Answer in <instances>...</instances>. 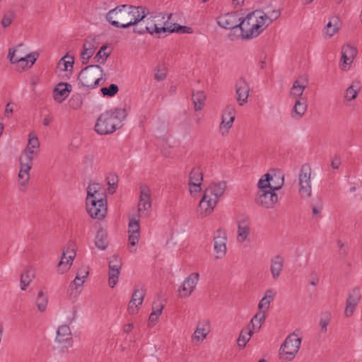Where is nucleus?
<instances>
[{
	"label": "nucleus",
	"mask_w": 362,
	"mask_h": 362,
	"mask_svg": "<svg viewBox=\"0 0 362 362\" xmlns=\"http://www.w3.org/2000/svg\"><path fill=\"white\" fill-rule=\"evenodd\" d=\"M63 256H66L70 260H74L76 257L75 245L73 243H69L62 252Z\"/></svg>",
	"instance_id": "50"
},
{
	"label": "nucleus",
	"mask_w": 362,
	"mask_h": 362,
	"mask_svg": "<svg viewBox=\"0 0 362 362\" xmlns=\"http://www.w3.org/2000/svg\"><path fill=\"white\" fill-rule=\"evenodd\" d=\"M267 14L256 10L242 19L241 36L243 39H252L260 35L267 27Z\"/></svg>",
	"instance_id": "5"
},
{
	"label": "nucleus",
	"mask_w": 362,
	"mask_h": 362,
	"mask_svg": "<svg viewBox=\"0 0 362 362\" xmlns=\"http://www.w3.org/2000/svg\"><path fill=\"white\" fill-rule=\"evenodd\" d=\"M127 116L125 108L114 107L105 112L97 119L95 131L100 134H112L122 126V122Z\"/></svg>",
	"instance_id": "4"
},
{
	"label": "nucleus",
	"mask_w": 362,
	"mask_h": 362,
	"mask_svg": "<svg viewBox=\"0 0 362 362\" xmlns=\"http://www.w3.org/2000/svg\"><path fill=\"white\" fill-rule=\"evenodd\" d=\"M210 332V322L209 320L199 322L192 335V339L197 341H203Z\"/></svg>",
	"instance_id": "25"
},
{
	"label": "nucleus",
	"mask_w": 362,
	"mask_h": 362,
	"mask_svg": "<svg viewBox=\"0 0 362 362\" xmlns=\"http://www.w3.org/2000/svg\"><path fill=\"white\" fill-rule=\"evenodd\" d=\"M266 317L267 315L265 313L258 311L247 325L254 330L259 331L265 321Z\"/></svg>",
	"instance_id": "39"
},
{
	"label": "nucleus",
	"mask_w": 362,
	"mask_h": 362,
	"mask_svg": "<svg viewBox=\"0 0 362 362\" xmlns=\"http://www.w3.org/2000/svg\"><path fill=\"white\" fill-rule=\"evenodd\" d=\"M107 203L106 188L100 183H92V206L94 202Z\"/></svg>",
	"instance_id": "22"
},
{
	"label": "nucleus",
	"mask_w": 362,
	"mask_h": 362,
	"mask_svg": "<svg viewBox=\"0 0 362 362\" xmlns=\"http://www.w3.org/2000/svg\"><path fill=\"white\" fill-rule=\"evenodd\" d=\"M71 339L69 327L66 325L59 326L57 332L56 342L67 347L71 345Z\"/></svg>",
	"instance_id": "20"
},
{
	"label": "nucleus",
	"mask_w": 362,
	"mask_h": 362,
	"mask_svg": "<svg viewBox=\"0 0 362 362\" xmlns=\"http://www.w3.org/2000/svg\"><path fill=\"white\" fill-rule=\"evenodd\" d=\"M226 187V182L219 181L212 182L204 189L197 209L199 217H205L214 211L219 199L223 195Z\"/></svg>",
	"instance_id": "3"
},
{
	"label": "nucleus",
	"mask_w": 362,
	"mask_h": 362,
	"mask_svg": "<svg viewBox=\"0 0 362 362\" xmlns=\"http://www.w3.org/2000/svg\"><path fill=\"white\" fill-rule=\"evenodd\" d=\"M361 90V83L359 80L355 79L351 81L350 86L345 90L344 98L347 102L354 100Z\"/></svg>",
	"instance_id": "26"
},
{
	"label": "nucleus",
	"mask_w": 362,
	"mask_h": 362,
	"mask_svg": "<svg viewBox=\"0 0 362 362\" xmlns=\"http://www.w3.org/2000/svg\"><path fill=\"white\" fill-rule=\"evenodd\" d=\"M199 276L198 273H192L183 281L179 288L182 297L186 298L191 295L198 283Z\"/></svg>",
	"instance_id": "18"
},
{
	"label": "nucleus",
	"mask_w": 362,
	"mask_h": 362,
	"mask_svg": "<svg viewBox=\"0 0 362 362\" xmlns=\"http://www.w3.org/2000/svg\"><path fill=\"white\" fill-rule=\"evenodd\" d=\"M71 86L67 83H59L53 90V98L57 103H62L69 95Z\"/></svg>",
	"instance_id": "24"
},
{
	"label": "nucleus",
	"mask_w": 362,
	"mask_h": 362,
	"mask_svg": "<svg viewBox=\"0 0 362 362\" xmlns=\"http://www.w3.org/2000/svg\"><path fill=\"white\" fill-rule=\"evenodd\" d=\"M144 296V290L136 289L134 291L128 306V311L129 314L135 315L137 313L139 306L142 305Z\"/></svg>",
	"instance_id": "23"
},
{
	"label": "nucleus",
	"mask_w": 362,
	"mask_h": 362,
	"mask_svg": "<svg viewBox=\"0 0 362 362\" xmlns=\"http://www.w3.org/2000/svg\"><path fill=\"white\" fill-rule=\"evenodd\" d=\"M285 263L284 258L280 255H277L272 257L270 260V272L272 275V278L274 280H277L281 275V273L284 269Z\"/></svg>",
	"instance_id": "19"
},
{
	"label": "nucleus",
	"mask_w": 362,
	"mask_h": 362,
	"mask_svg": "<svg viewBox=\"0 0 362 362\" xmlns=\"http://www.w3.org/2000/svg\"><path fill=\"white\" fill-rule=\"evenodd\" d=\"M341 165V159L338 156H334L331 161V166L333 169H338Z\"/></svg>",
	"instance_id": "63"
},
{
	"label": "nucleus",
	"mask_w": 362,
	"mask_h": 362,
	"mask_svg": "<svg viewBox=\"0 0 362 362\" xmlns=\"http://www.w3.org/2000/svg\"><path fill=\"white\" fill-rule=\"evenodd\" d=\"M205 100L206 95L203 91H197L193 93L192 101L195 111H199L204 107Z\"/></svg>",
	"instance_id": "41"
},
{
	"label": "nucleus",
	"mask_w": 362,
	"mask_h": 362,
	"mask_svg": "<svg viewBox=\"0 0 362 362\" xmlns=\"http://www.w3.org/2000/svg\"><path fill=\"white\" fill-rule=\"evenodd\" d=\"M276 292L273 289H268L265 291L264 296L261 298L258 303L259 311L267 313L269 309L271 303L274 300Z\"/></svg>",
	"instance_id": "29"
},
{
	"label": "nucleus",
	"mask_w": 362,
	"mask_h": 362,
	"mask_svg": "<svg viewBox=\"0 0 362 362\" xmlns=\"http://www.w3.org/2000/svg\"><path fill=\"white\" fill-rule=\"evenodd\" d=\"M279 10H274L269 14L267 15V22H268V26L272 23L274 20L277 19L280 16Z\"/></svg>",
	"instance_id": "57"
},
{
	"label": "nucleus",
	"mask_w": 362,
	"mask_h": 362,
	"mask_svg": "<svg viewBox=\"0 0 362 362\" xmlns=\"http://www.w3.org/2000/svg\"><path fill=\"white\" fill-rule=\"evenodd\" d=\"M69 104H70V107H71L74 109H76L80 107L81 102L78 98H76V99L71 98L69 100Z\"/></svg>",
	"instance_id": "64"
},
{
	"label": "nucleus",
	"mask_w": 362,
	"mask_h": 362,
	"mask_svg": "<svg viewBox=\"0 0 362 362\" xmlns=\"http://www.w3.org/2000/svg\"><path fill=\"white\" fill-rule=\"evenodd\" d=\"M20 171L18 173V185L21 191L24 192L28 186L30 180V170L31 166L24 164H20Z\"/></svg>",
	"instance_id": "30"
},
{
	"label": "nucleus",
	"mask_w": 362,
	"mask_h": 362,
	"mask_svg": "<svg viewBox=\"0 0 362 362\" xmlns=\"http://www.w3.org/2000/svg\"><path fill=\"white\" fill-rule=\"evenodd\" d=\"M202 184H198V183L197 184L192 183V185H188L189 193L192 197H197L199 196L201 192L202 191Z\"/></svg>",
	"instance_id": "53"
},
{
	"label": "nucleus",
	"mask_w": 362,
	"mask_h": 362,
	"mask_svg": "<svg viewBox=\"0 0 362 362\" xmlns=\"http://www.w3.org/2000/svg\"><path fill=\"white\" fill-rule=\"evenodd\" d=\"M74 260H70L66 256L62 254L61 259L57 264V272L63 274L66 273L71 268Z\"/></svg>",
	"instance_id": "44"
},
{
	"label": "nucleus",
	"mask_w": 362,
	"mask_h": 362,
	"mask_svg": "<svg viewBox=\"0 0 362 362\" xmlns=\"http://www.w3.org/2000/svg\"><path fill=\"white\" fill-rule=\"evenodd\" d=\"M129 233H134L140 232L139 221L134 218L129 221Z\"/></svg>",
	"instance_id": "55"
},
{
	"label": "nucleus",
	"mask_w": 362,
	"mask_h": 362,
	"mask_svg": "<svg viewBox=\"0 0 362 362\" xmlns=\"http://www.w3.org/2000/svg\"><path fill=\"white\" fill-rule=\"evenodd\" d=\"M90 67V66H86L81 71L78 76V84L86 88H88L90 86V74L89 73Z\"/></svg>",
	"instance_id": "40"
},
{
	"label": "nucleus",
	"mask_w": 362,
	"mask_h": 362,
	"mask_svg": "<svg viewBox=\"0 0 362 362\" xmlns=\"http://www.w3.org/2000/svg\"><path fill=\"white\" fill-rule=\"evenodd\" d=\"M299 194L303 199H308L312 195L311 168L304 165L301 167L298 175Z\"/></svg>",
	"instance_id": "8"
},
{
	"label": "nucleus",
	"mask_w": 362,
	"mask_h": 362,
	"mask_svg": "<svg viewBox=\"0 0 362 362\" xmlns=\"http://www.w3.org/2000/svg\"><path fill=\"white\" fill-rule=\"evenodd\" d=\"M360 299L361 295L358 290L354 289L349 293L346 300V305L344 310V315L346 317H351L354 314Z\"/></svg>",
	"instance_id": "21"
},
{
	"label": "nucleus",
	"mask_w": 362,
	"mask_h": 362,
	"mask_svg": "<svg viewBox=\"0 0 362 362\" xmlns=\"http://www.w3.org/2000/svg\"><path fill=\"white\" fill-rule=\"evenodd\" d=\"M235 116V107L233 105H227L221 116V122L219 125V133L221 136H225L228 134L230 129L232 128Z\"/></svg>",
	"instance_id": "12"
},
{
	"label": "nucleus",
	"mask_w": 362,
	"mask_h": 362,
	"mask_svg": "<svg viewBox=\"0 0 362 362\" xmlns=\"http://www.w3.org/2000/svg\"><path fill=\"white\" fill-rule=\"evenodd\" d=\"M34 148L35 150H40V143L38 139L36 136L30 137L28 139V144L25 148Z\"/></svg>",
	"instance_id": "56"
},
{
	"label": "nucleus",
	"mask_w": 362,
	"mask_h": 362,
	"mask_svg": "<svg viewBox=\"0 0 362 362\" xmlns=\"http://www.w3.org/2000/svg\"><path fill=\"white\" fill-rule=\"evenodd\" d=\"M251 90L249 83L243 77L239 78L235 83V99L239 105L247 103Z\"/></svg>",
	"instance_id": "13"
},
{
	"label": "nucleus",
	"mask_w": 362,
	"mask_h": 362,
	"mask_svg": "<svg viewBox=\"0 0 362 362\" xmlns=\"http://www.w3.org/2000/svg\"><path fill=\"white\" fill-rule=\"evenodd\" d=\"M15 53V49H9L8 59L12 64L21 63L22 64H25V66H28V64L30 63V66H32L36 61V58L31 54H28L25 57H16Z\"/></svg>",
	"instance_id": "32"
},
{
	"label": "nucleus",
	"mask_w": 362,
	"mask_h": 362,
	"mask_svg": "<svg viewBox=\"0 0 362 362\" xmlns=\"http://www.w3.org/2000/svg\"><path fill=\"white\" fill-rule=\"evenodd\" d=\"M176 33H190L192 32V28L187 26H182L177 24L176 27Z\"/></svg>",
	"instance_id": "61"
},
{
	"label": "nucleus",
	"mask_w": 362,
	"mask_h": 362,
	"mask_svg": "<svg viewBox=\"0 0 362 362\" xmlns=\"http://www.w3.org/2000/svg\"><path fill=\"white\" fill-rule=\"evenodd\" d=\"M331 319L330 313H325L321 315L320 320V326L321 332H326L327 330V325H329Z\"/></svg>",
	"instance_id": "51"
},
{
	"label": "nucleus",
	"mask_w": 362,
	"mask_h": 362,
	"mask_svg": "<svg viewBox=\"0 0 362 362\" xmlns=\"http://www.w3.org/2000/svg\"><path fill=\"white\" fill-rule=\"evenodd\" d=\"M74 57L66 54L62 57L57 63V69L59 71H70L71 72L74 67Z\"/></svg>",
	"instance_id": "36"
},
{
	"label": "nucleus",
	"mask_w": 362,
	"mask_h": 362,
	"mask_svg": "<svg viewBox=\"0 0 362 362\" xmlns=\"http://www.w3.org/2000/svg\"><path fill=\"white\" fill-rule=\"evenodd\" d=\"M274 177L270 173L264 175L258 181V192L255 197V203L265 209H273L278 202V196L275 191L281 188L284 178L281 177L279 185H273Z\"/></svg>",
	"instance_id": "2"
},
{
	"label": "nucleus",
	"mask_w": 362,
	"mask_h": 362,
	"mask_svg": "<svg viewBox=\"0 0 362 362\" xmlns=\"http://www.w3.org/2000/svg\"><path fill=\"white\" fill-rule=\"evenodd\" d=\"M357 53L358 51L356 48L349 44L344 45L341 47V57L339 67L342 71H347L351 69Z\"/></svg>",
	"instance_id": "14"
},
{
	"label": "nucleus",
	"mask_w": 362,
	"mask_h": 362,
	"mask_svg": "<svg viewBox=\"0 0 362 362\" xmlns=\"http://www.w3.org/2000/svg\"><path fill=\"white\" fill-rule=\"evenodd\" d=\"M146 16L144 8L122 4L109 11L105 16L106 20L117 28H127L136 25Z\"/></svg>",
	"instance_id": "1"
},
{
	"label": "nucleus",
	"mask_w": 362,
	"mask_h": 362,
	"mask_svg": "<svg viewBox=\"0 0 362 362\" xmlns=\"http://www.w3.org/2000/svg\"><path fill=\"white\" fill-rule=\"evenodd\" d=\"M214 250L216 259H222L227 252V237L223 230L218 229L214 237Z\"/></svg>",
	"instance_id": "16"
},
{
	"label": "nucleus",
	"mask_w": 362,
	"mask_h": 362,
	"mask_svg": "<svg viewBox=\"0 0 362 362\" xmlns=\"http://www.w3.org/2000/svg\"><path fill=\"white\" fill-rule=\"evenodd\" d=\"M15 17V13L13 11H7L3 16L1 24L4 28L8 27Z\"/></svg>",
	"instance_id": "52"
},
{
	"label": "nucleus",
	"mask_w": 362,
	"mask_h": 362,
	"mask_svg": "<svg viewBox=\"0 0 362 362\" xmlns=\"http://www.w3.org/2000/svg\"><path fill=\"white\" fill-rule=\"evenodd\" d=\"M236 241L241 244L250 241L252 230V223L250 218L247 216L239 217L236 221Z\"/></svg>",
	"instance_id": "10"
},
{
	"label": "nucleus",
	"mask_w": 362,
	"mask_h": 362,
	"mask_svg": "<svg viewBox=\"0 0 362 362\" xmlns=\"http://www.w3.org/2000/svg\"><path fill=\"white\" fill-rule=\"evenodd\" d=\"M155 79L161 81H163L166 77V72L164 69H156L155 75H154Z\"/></svg>",
	"instance_id": "60"
},
{
	"label": "nucleus",
	"mask_w": 362,
	"mask_h": 362,
	"mask_svg": "<svg viewBox=\"0 0 362 362\" xmlns=\"http://www.w3.org/2000/svg\"><path fill=\"white\" fill-rule=\"evenodd\" d=\"M255 330L252 329L250 326L247 325L245 328H243L238 337V345L240 348H244L247 343L250 341L252 336L255 333Z\"/></svg>",
	"instance_id": "35"
},
{
	"label": "nucleus",
	"mask_w": 362,
	"mask_h": 362,
	"mask_svg": "<svg viewBox=\"0 0 362 362\" xmlns=\"http://www.w3.org/2000/svg\"><path fill=\"white\" fill-rule=\"evenodd\" d=\"M173 30V29H170L168 27H161V25H158L152 21L148 23L141 30H138L137 28H134V33L141 35L147 32L151 35H156L158 37H160L162 33H172Z\"/></svg>",
	"instance_id": "17"
},
{
	"label": "nucleus",
	"mask_w": 362,
	"mask_h": 362,
	"mask_svg": "<svg viewBox=\"0 0 362 362\" xmlns=\"http://www.w3.org/2000/svg\"><path fill=\"white\" fill-rule=\"evenodd\" d=\"M35 303L37 310L40 313L45 312L47 309L48 303L47 296L42 291H40L37 293Z\"/></svg>",
	"instance_id": "42"
},
{
	"label": "nucleus",
	"mask_w": 362,
	"mask_h": 362,
	"mask_svg": "<svg viewBox=\"0 0 362 362\" xmlns=\"http://www.w3.org/2000/svg\"><path fill=\"white\" fill-rule=\"evenodd\" d=\"M163 309V305L160 303H154L152 306V312L148 317V325H155L162 313Z\"/></svg>",
	"instance_id": "38"
},
{
	"label": "nucleus",
	"mask_w": 362,
	"mask_h": 362,
	"mask_svg": "<svg viewBox=\"0 0 362 362\" xmlns=\"http://www.w3.org/2000/svg\"><path fill=\"white\" fill-rule=\"evenodd\" d=\"M119 91V88L117 84L112 83L108 87H103L100 89L103 96L112 98L115 96Z\"/></svg>",
	"instance_id": "47"
},
{
	"label": "nucleus",
	"mask_w": 362,
	"mask_h": 362,
	"mask_svg": "<svg viewBox=\"0 0 362 362\" xmlns=\"http://www.w3.org/2000/svg\"><path fill=\"white\" fill-rule=\"evenodd\" d=\"M33 278L34 273L30 269H26L21 276V289L25 291Z\"/></svg>",
	"instance_id": "45"
},
{
	"label": "nucleus",
	"mask_w": 362,
	"mask_h": 362,
	"mask_svg": "<svg viewBox=\"0 0 362 362\" xmlns=\"http://www.w3.org/2000/svg\"><path fill=\"white\" fill-rule=\"evenodd\" d=\"M90 59V43L86 42L83 44V49L81 53V60L83 64L88 63Z\"/></svg>",
	"instance_id": "49"
},
{
	"label": "nucleus",
	"mask_w": 362,
	"mask_h": 362,
	"mask_svg": "<svg viewBox=\"0 0 362 362\" xmlns=\"http://www.w3.org/2000/svg\"><path fill=\"white\" fill-rule=\"evenodd\" d=\"M89 274L88 269H81L74 279L70 283L68 288V296L70 298L77 297L83 291V284Z\"/></svg>",
	"instance_id": "11"
},
{
	"label": "nucleus",
	"mask_w": 362,
	"mask_h": 362,
	"mask_svg": "<svg viewBox=\"0 0 362 362\" xmlns=\"http://www.w3.org/2000/svg\"><path fill=\"white\" fill-rule=\"evenodd\" d=\"M107 214V203L94 202L92 206V218L103 220Z\"/></svg>",
	"instance_id": "34"
},
{
	"label": "nucleus",
	"mask_w": 362,
	"mask_h": 362,
	"mask_svg": "<svg viewBox=\"0 0 362 362\" xmlns=\"http://www.w3.org/2000/svg\"><path fill=\"white\" fill-rule=\"evenodd\" d=\"M203 174L199 167H194L192 169L189 175L188 185L202 184Z\"/></svg>",
	"instance_id": "43"
},
{
	"label": "nucleus",
	"mask_w": 362,
	"mask_h": 362,
	"mask_svg": "<svg viewBox=\"0 0 362 362\" xmlns=\"http://www.w3.org/2000/svg\"><path fill=\"white\" fill-rule=\"evenodd\" d=\"M39 151L40 150L30 151V148H25L20 156V164H24L32 167L33 160L37 156Z\"/></svg>",
	"instance_id": "37"
},
{
	"label": "nucleus",
	"mask_w": 362,
	"mask_h": 362,
	"mask_svg": "<svg viewBox=\"0 0 362 362\" xmlns=\"http://www.w3.org/2000/svg\"><path fill=\"white\" fill-rule=\"evenodd\" d=\"M107 47L106 46H103L100 47V50L98 52L96 55L94 57V59L96 62L99 64H104L110 55V52H107Z\"/></svg>",
	"instance_id": "48"
},
{
	"label": "nucleus",
	"mask_w": 362,
	"mask_h": 362,
	"mask_svg": "<svg viewBox=\"0 0 362 362\" xmlns=\"http://www.w3.org/2000/svg\"><path fill=\"white\" fill-rule=\"evenodd\" d=\"M167 21L164 22L163 25H161V27H168L170 29H173L172 33L175 32V27L177 25V23H173L172 22H170L172 14L167 15Z\"/></svg>",
	"instance_id": "59"
},
{
	"label": "nucleus",
	"mask_w": 362,
	"mask_h": 362,
	"mask_svg": "<svg viewBox=\"0 0 362 362\" xmlns=\"http://www.w3.org/2000/svg\"><path fill=\"white\" fill-rule=\"evenodd\" d=\"M106 181L108 185V192L110 194H113L117 189V182H118V177L115 173H110L106 177Z\"/></svg>",
	"instance_id": "46"
},
{
	"label": "nucleus",
	"mask_w": 362,
	"mask_h": 362,
	"mask_svg": "<svg viewBox=\"0 0 362 362\" xmlns=\"http://www.w3.org/2000/svg\"><path fill=\"white\" fill-rule=\"evenodd\" d=\"M307 110V103L305 98L296 100L293 109L291 110V117L294 119H300Z\"/></svg>",
	"instance_id": "31"
},
{
	"label": "nucleus",
	"mask_w": 362,
	"mask_h": 362,
	"mask_svg": "<svg viewBox=\"0 0 362 362\" xmlns=\"http://www.w3.org/2000/svg\"><path fill=\"white\" fill-rule=\"evenodd\" d=\"M139 233H129V243L131 246H136L139 242Z\"/></svg>",
	"instance_id": "58"
},
{
	"label": "nucleus",
	"mask_w": 362,
	"mask_h": 362,
	"mask_svg": "<svg viewBox=\"0 0 362 362\" xmlns=\"http://www.w3.org/2000/svg\"><path fill=\"white\" fill-rule=\"evenodd\" d=\"M243 15L235 11L222 14L217 18L218 25L224 29H233L241 28Z\"/></svg>",
	"instance_id": "9"
},
{
	"label": "nucleus",
	"mask_w": 362,
	"mask_h": 362,
	"mask_svg": "<svg viewBox=\"0 0 362 362\" xmlns=\"http://www.w3.org/2000/svg\"><path fill=\"white\" fill-rule=\"evenodd\" d=\"M305 88V80H304L303 77L298 78L293 83V86L290 90V96L296 100L303 98L302 95Z\"/></svg>",
	"instance_id": "27"
},
{
	"label": "nucleus",
	"mask_w": 362,
	"mask_h": 362,
	"mask_svg": "<svg viewBox=\"0 0 362 362\" xmlns=\"http://www.w3.org/2000/svg\"><path fill=\"white\" fill-rule=\"evenodd\" d=\"M341 28V23L337 17H332L324 28L325 38H330L337 34Z\"/></svg>",
	"instance_id": "28"
},
{
	"label": "nucleus",
	"mask_w": 362,
	"mask_h": 362,
	"mask_svg": "<svg viewBox=\"0 0 362 362\" xmlns=\"http://www.w3.org/2000/svg\"><path fill=\"white\" fill-rule=\"evenodd\" d=\"M87 197H86V209L88 215L90 216V208L89 207L88 204V200L90 198V183L88 185L87 188Z\"/></svg>",
	"instance_id": "62"
},
{
	"label": "nucleus",
	"mask_w": 362,
	"mask_h": 362,
	"mask_svg": "<svg viewBox=\"0 0 362 362\" xmlns=\"http://www.w3.org/2000/svg\"><path fill=\"white\" fill-rule=\"evenodd\" d=\"M95 245L99 250H105L108 246L107 234L105 230L99 226L95 237Z\"/></svg>",
	"instance_id": "33"
},
{
	"label": "nucleus",
	"mask_w": 362,
	"mask_h": 362,
	"mask_svg": "<svg viewBox=\"0 0 362 362\" xmlns=\"http://www.w3.org/2000/svg\"><path fill=\"white\" fill-rule=\"evenodd\" d=\"M151 189L146 185L139 187V197L137 204L138 213L140 217H148L151 212Z\"/></svg>",
	"instance_id": "7"
},
{
	"label": "nucleus",
	"mask_w": 362,
	"mask_h": 362,
	"mask_svg": "<svg viewBox=\"0 0 362 362\" xmlns=\"http://www.w3.org/2000/svg\"><path fill=\"white\" fill-rule=\"evenodd\" d=\"M320 281V275L315 270H312L308 275V282L313 286H315L318 284Z\"/></svg>",
	"instance_id": "54"
},
{
	"label": "nucleus",
	"mask_w": 362,
	"mask_h": 362,
	"mask_svg": "<svg viewBox=\"0 0 362 362\" xmlns=\"http://www.w3.org/2000/svg\"><path fill=\"white\" fill-rule=\"evenodd\" d=\"M108 264V284L110 287L114 288L118 282L122 261L117 255H114L110 257Z\"/></svg>",
	"instance_id": "15"
},
{
	"label": "nucleus",
	"mask_w": 362,
	"mask_h": 362,
	"mask_svg": "<svg viewBox=\"0 0 362 362\" xmlns=\"http://www.w3.org/2000/svg\"><path fill=\"white\" fill-rule=\"evenodd\" d=\"M301 341L302 338L297 334H290L279 349L280 359L284 362L292 361L300 349Z\"/></svg>",
	"instance_id": "6"
}]
</instances>
